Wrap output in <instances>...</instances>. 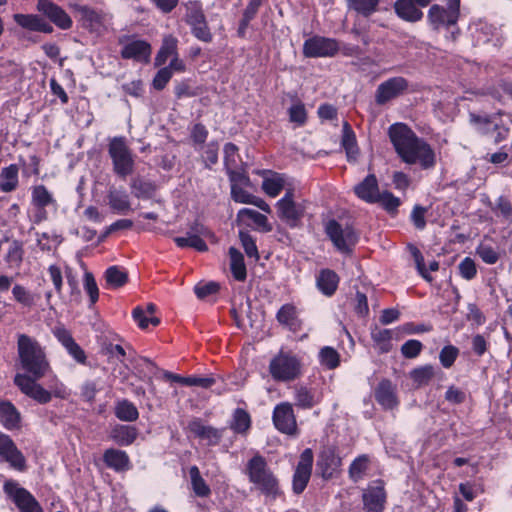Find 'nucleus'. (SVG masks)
I'll return each mask as SVG.
<instances>
[{
    "mask_svg": "<svg viewBox=\"0 0 512 512\" xmlns=\"http://www.w3.org/2000/svg\"><path fill=\"white\" fill-rule=\"evenodd\" d=\"M312 464L313 452L310 448H307L301 453L293 475L292 488L294 493L300 494L306 488L311 477Z\"/></svg>",
    "mask_w": 512,
    "mask_h": 512,
    "instance_id": "2eb2a0df",
    "label": "nucleus"
},
{
    "mask_svg": "<svg viewBox=\"0 0 512 512\" xmlns=\"http://www.w3.org/2000/svg\"><path fill=\"white\" fill-rule=\"evenodd\" d=\"M325 231L334 246L341 252L347 253L358 241V234L351 226H342L335 220L326 223Z\"/></svg>",
    "mask_w": 512,
    "mask_h": 512,
    "instance_id": "0eeeda50",
    "label": "nucleus"
},
{
    "mask_svg": "<svg viewBox=\"0 0 512 512\" xmlns=\"http://www.w3.org/2000/svg\"><path fill=\"white\" fill-rule=\"evenodd\" d=\"M294 399L295 404L303 409H310L320 401L319 396L305 386H296L294 388Z\"/></svg>",
    "mask_w": 512,
    "mask_h": 512,
    "instance_id": "2f4dec72",
    "label": "nucleus"
},
{
    "mask_svg": "<svg viewBox=\"0 0 512 512\" xmlns=\"http://www.w3.org/2000/svg\"><path fill=\"white\" fill-rule=\"evenodd\" d=\"M246 473L249 481L267 498L274 500L281 495L279 481L263 456L252 457L246 465Z\"/></svg>",
    "mask_w": 512,
    "mask_h": 512,
    "instance_id": "7ed1b4c3",
    "label": "nucleus"
},
{
    "mask_svg": "<svg viewBox=\"0 0 512 512\" xmlns=\"http://www.w3.org/2000/svg\"><path fill=\"white\" fill-rule=\"evenodd\" d=\"M172 72H170V68H161L157 74L155 75L154 79H153V82H152V85L153 87L160 91L162 89L165 88V86L167 85V83L170 81V79L172 78Z\"/></svg>",
    "mask_w": 512,
    "mask_h": 512,
    "instance_id": "774afa93",
    "label": "nucleus"
},
{
    "mask_svg": "<svg viewBox=\"0 0 512 512\" xmlns=\"http://www.w3.org/2000/svg\"><path fill=\"white\" fill-rule=\"evenodd\" d=\"M192 34L200 41L209 43L212 41V34L206 22V19L198 24L191 26Z\"/></svg>",
    "mask_w": 512,
    "mask_h": 512,
    "instance_id": "bf43d9fd",
    "label": "nucleus"
},
{
    "mask_svg": "<svg viewBox=\"0 0 512 512\" xmlns=\"http://www.w3.org/2000/svg\"><path fill=\"white\" fill-rule=\"evenodd\" d=\"M469 30L477 44L492 43L493 46L500 48L506 40L501 26L496 27L483 20L471 23Z\"/></svg>",
    "mask_w": 512,
    "mask_h": 512,
    "instance_id": "6e6552de",
    "label": "nucleus"
},
{
    "mask_svg": "<svg viewBox=\"0 0 512 512\" xmlns=\"http://www.w3.org/2000/svg\"><path fill=\"white\" fill-rule=\"evenodd\" d=\"M115 415L121 421L132 422L138 419L139 412L132 402L122 400L115 406Z\"/></svg>",
    "mask_w": 512,
    "mask_h": 512,
    "instance_id": "a19ab883",
    "label": "nucleus"
},
{
    "mask_svg": "<svg viewBox=\"0 0 512 512\" xmlns=\"http://www.w3.org/2000/svg\"><path fill=\"white\" fill-rule=\"evenodd\" d=\"M341 144L346 151L348 160H356L358 155V147L356 143L355 133L348 122L343 123V135Z\"/></svg>",
    "mask_w": 512,
    "mask_h": 512,
    "instance_id": "c9c22d12",
    "label": "nucleus"
},
{
    "mask_svg": "<svg viewBox=\"0 0 512 512\" xmlns=\"http://www.w3.org/2000/svg\"><path fill=\"white\" fill-rule=\"evenodd\" d=\"M151 55V46L143 40H134L125 44L121 50L124 59H134L148 62Z\"/></svg>",
    "mask_w": 512,
    "mask_h": 512,
    "instance_id": "5701e85b",
    "label": "nucleus"
},
{
    "mask_svg": "<svg viewBox=\"0 0 512 512\" xmlns=\"http://www.w3.org/2000/svg\"><path fill=\"white\" fill-rule=\"evenodd\" d=\"M191 484L194 493L199 497H207L210 495L211 490L206 484L205 480L200 475V471L197 466H192L189 470Z\"/></svg>",
    "mask_w": 512,
    "mask_h": 512,
    "instance_id": "c03bdc74",
    "label": "nucleus"
},
{
    "mask_svg": "<svg viewBox=\"0 0 512 512\" xmlns=\"http://www.w3.org/2000/svg\"><path fill=\"white\" fill-rule=\"evenodd\" d=\"M459 350L453 345H447L442 348L439 354L440 363L444 368H450L457 359Z\"/></svg>",
    "mask_w": 512,
    "mask_h": 512,
    "instance_id": "13d9d810",
    "label": "nucleus"
},
{
    "mask_svg": "<svg viewBox=\"0 0 512 512\" xmlns=\"http://www.w3.org/2000/svg\"><path fill=\"white\" fill-rule=\"evenodd\" d=\"M4 491L13 499L21 512H43L35 497L28 490L20 487L17 482L6 481Z\"/></svg>",
    "mask_w": 512,
    "mask_h": 512,
    "instance_id": "9b49d317",
    "label": "nucleus"
},
{
    "mask_svg": "<svg viewBox=\"0 0 512 512\" xmlns=\"http://www.w3.org/2000/svg\"><path fill=\"white\" fill-rule=\"evenodd\" d=\"M434 368L432 365H425L414 369L411 372V379L418 385H427L434 377Z\"/></svg>",
    "mask_w": 512,
    "mask_h": 512,
    "instance_id": "3c124183",
    "label": "nucleus"
},
{
    "mask_svg": "<svg viewBox=\"0 0 512 512\" xmlns=\"http://www.w3.org/2000/svg\"><path fill=\"white\" fill-rule=\"evenodd\" d=\"M388 135L395 151L407 164H419L422 169H431L436 164V155L432 147L403 123L392 124Z\"/></svg>",
    "mask_w": 512,
    "mask_h": 512,
    "instance_id": "f03ea898",
    "label": "nucleus"
},
{
    "mask_svg": "<svg viewBox=\"0 0 512 512\" xmlns=\"http://www.w3.org/2000/svg\"><path fill=\"white\" fill-rule=\"evenodd\" d=\"M13 19L19 26L30 31L43 32L46 34L53 32L52 25L36 14L17 13L13 15Z\"/></svg>",
    "mask_w": 512,
    "mask_h": 512,
    "instance_id": "4be33fe9",
    "label": "nucleus"
},
{
    "mask_svg": "<svg viewBox=\"0 0 512 512\" xmlns=\"http://www.w3.org/2000/svg\"><path fill=\"white\" fill-rule=\"evenodd\" d=\"M349 11L369 17L377 11L380 0H346Z\"/></svg>",
    "mask_w": 512,
    "mask_h": 512,
    "instance_id": "4c0bfd02",
    "label": "nucleus"
},
{
    "mask_svg": "<svg viewBox=\"0 0 512 512\" xmlns=\"http://www.w3.org/2000/svg\"><path fill=\"white\" fill-rule=\"evenodd\" d=\"M249 427H250V417H249L248 413L242 409H237L234 413L231 428L238 433H242V432L247 431Z\"/></svg>",
    "mask_w": 512,
    "mask_h": 512,
    "instance_id": "6e6d98bb",
    "label": "nucleus"
},
{
    "mask_svg": "<svg viewBox=\"0 0 512 512\" xmlns=\"http://www.w3.org/2000/svg\"><path fill=\"white\" fill-rule=\"evenodd\" d=\"M355 194L362 200L368 203H375L379 198L378 183L375 175L370 174L355 186Z\"/></svg>",
    "mask_w": 512,
    "mask_h": 512,
    "instance_id": "cd10ccee",
    "label": "nucleus"
},
{
    "mask_svg": "<svg viewBox=\"0 0 512 512\" xmlns=\"http://www.w3.org/2000/svg\"><path fill=\"white\" fill-rule=\"evenodd\" d=\"M18 173L19 169L17 165L11 164L8 167H4L0 173V189L5 193L14 191L18 187Z\"/></svg>",
    "mask_w": 512,
    "mask_h": 512,
    "instance_id": "473e14b6",
    "label": "nucleus"
},
{
    "mask_svg": "<svg viewBox=\"0 0 512 512\" xmlns=\"http://www.w3.org/2000/svg\"><path fill=\"white\" fill-rule=\"evenodd\" d=\"M461 0H447L446 5L433 4L427 13V22L433 30L456 27L460 17Z\"/></svg>",
    "mask_w": 512,
    "mask_h": 512,
    "instance_id": "20e7f679",
    "label": "nucleus"
},
{
    "mask_svg": "<svg viewBox=\"0 0 512 512\" xmlns=\"http://www.w3.org/2000/svg\"><path fill=\"white\" fill-rule=\"evenodd\" d=\"M31 203L36 208L33 222L39 224L48 218L47 208L57 209V201L44 185H36L31 189Z\"/></svg>",
    "mask_w": 512,
    "mask_h": 512,
    "instance_id": "f8f14e48",
    "label": "nucleus"
},
{
    "mask_svg": "<svg viewBox=\"0 0 512 512\" xmlns=\"http://www.w3.org/2000/svg\"><path fill=\"white\" fill-rule=\"evenodd\" d=\"M422 348H423V345L420 341L411 339V340L406 341L402 345L401 352H402L403 356L406 358H415L416 356L419 355Z\"/></svg>",
    "mask_w": 512,
    "mask_h": 512,
    "instance_id": "69168bd1",
    "label": "nucleus"
},
{
    "mask_svg": "<svg viewBox=\"0 0 512 512\" xmlns=\"http://www.w3.org/2000/svg\"><path fill=\"white\" fill-rule=\"evenodd\" d=\"M417 6L414 0H396L394 10L400 19L415 23L423 18V12Z\"/></svg>",
    "mask_w": 512,
    "mask_h": 512,
    "instance_id": "a878e982",
    "label": "nucleus"
},
{
    "mask_svg": "<svg viewBox=\"0 0 512 512\" xmlns=\"http://www.w3.org/2000/svg\"><path fill=\"white\" fill-rule=\"evenodd\" d=\"M375 399L384 409H394L398 405L395 387L390 380L380 381L375 389Z\"/></svg>",
    "mask_w": 512,
    "mask_h": 512,
    "instance_id": "b1692460",
    "label": "nucleus"
},
{
    "mask_svg": "<svg viewBox=\"0 0 512 512\" xmlns=\"http://www.w3.org/2000/svg\"><path fill=\"white\" fill-rule=\"evenodd\" d=\"M273 422L275 427L287 435H297L296 418L290 403L284 402L277 405L273 412Z\"/></svg>",
    "mask_w": 512,
    "mask_h": 512,
    "instance_id": "dca6fc26",
    "label": "nucleus"
},
{
    "mask_svg": "<svg viewBox=\"0 0 512 512\" xmlns=\"http://www.w3.org/2000/svg\"><path fill=\"white\" fill-rule=\"evenodd\" d=\"M495 118V115L469 114L470 123L482 135H488L492 131Z\"/></svg>",
    "mask_w": 512,
    "mask_h": 512,
    "instance_id": "79ce46f5",
    "label": "nucleus"
},
{
    "mask_svg": "<svg viewBox=\"0 0 512 512\" xmlns=\"http://www.w3.org/2000/svg\"><path fill=\"white\" fill-rule=\"evenodd\" d=\"M130 188L136 198H150L155 191V186L151 182L140 178L132 179Z\"/></svg>",
    "mask_w": 512,
    "mask_h": 512,
    "instance_id": "a18cd8bd",
    "label": "nucleus"
},
{
    "mask_svg": "<svg viewBox=\"0 0 512 512\" xmlns=\"http://www.w3.org/2000/svg\"><path fill=\"white\" fill-rule=\"evenodd\" d=\"M445 400L451 404H462L466 400V393L462 389L451 385L445 392Z\"/></svg>",
    "mask_w": 512,
    "mask_h": 512,
    "instance_id": "0e129e2a",
    "label": "nucleus"
},
{
    "mask_svg": "<svg viewBox=\"0 0 512 512\" xmlns=\"http://www.w3.org/2000/svg\"><path fill=\"white\" fill-rule=\"evenodd\" d=\"M237 217L240 220H244L246 217L251 219L256 227L263 232H270L272 230V226L269 224L267 217L256 210L243 208L239 210Z\"/></svg>",
    "mask_w": 512,
    "mask_h": 512,
    "instance_id": "ea45409f",
    "label": "nucleus"
},
{
    "mask_svg": "<svg viewBox=\"0 0 512 512\" xmlns=\"http://www.w3.org/2000/svg\"><path fill=\"white\" fill-rule=\"evenodd\" d=\"M492 210L499 213L506 220H510L512 217V204L507 198L503 196H500L496 200L495 206L492 207Z\"/></svg>",
    "mask_w": 512,
    "mask_h": 512,
    "instance_id": "338daca9",
    "label": "nucleus"
},
{
    "mask_svg": "<svg viewBox=\"0 0 512 512\" xmlns=\"http://www.w3.org/2000/svg\"><path fill=\"white\" fill-rule=\"evenodd\" d=\"M283 187L284 180L278 174L266 177L262 183V189L270 197H276L282 191Z\"/></svg>",
    "mask_w": 512,
    "mask_h": 512,
    "instance_id": "8fccbe9b",
    "label": "nucleus"
},
{
    "mask_svg": "<svg viewBox=\"0 0 512 512\" xmlns=\"http://www.w3.org/2000/svg\"><path fill=\"white\" fill-rule=\"evenodd\" d=\"M178 39L173 35H166L162 40L161 48L155 57V66H161L166 63L169 57H174L177 52Z\"/></svg>",
    "mask_w": 512,
    "mask_h": 512,
    "instance_id": "7c9ffc66",
    "label": "nucleus"
},
{
    "mask_svg": "<svg viewBox=\"0 0 512 512\" xmlns=\"http://www.w3.org/2000/svg\"><path fill=\"white\" fill-rule=\"evenodd\" d=\"M338 51L339 45L335 39L317 35L307 39L303 45V54L310 58L333 57Z\"/></svg>",
    "mask_w": 512,
    "mask_h": 512,
    "instance_id": "ddd939ff",
    "label": "nucleus"
},
{
    "mask_svg": "<svg viewBox=\"0 0 512 512\" xmlns=\"http://www.w3.org/2000/svg\"><path fill=\"white\" fill-rule=\"evenodd\" d=\"M23 244L18 240L11 241L7 253L5 255V260L11 266H19L23 259Z\"/></svg>",
    "mask_w": 512,
    "mask_h": 512,
    "instance_id": "09e8293b",
    "label": "nucleus"
},
{
    "mask_svg": "<svg viewBox=\"0 0 512 512\" xmlns=\"http://www.w3.org/2000/svg\"><path fill=\"white\" fill-rule=\"evenodd\" d=\"M277 320L284 325L293 327L296 324V309L292 305H284L277 313Z\"/></svg>",
    "mask_w": 512,
    "mask_h": 512,
    "instance_id": "4d7b16f0",
    "label": "nucleus"
},
{
    "mask_svg": "<svg viewBox=\"0 0 512 512\" xmlns=\"http://www.w3.org/2000/svg\"><path fill=\"white\" fill-rule=\"evenodd\" d=\"M0 457L2 461L17 471L26 469V459L23 453L17 448L11 437L0 432Z\"/></svg>",
    "mask_w": 512,
    "mask_h": 512,
    "instance_id": "4468645a",
    "label": "nucleus"
},
{
    "mask_svg": "<svg viewBox=\"0 0 512 512\" xmlns=\"http://www.w3.org/2000/svg\"><path fill=\"white\" fill-rule=\"evenodd\" d=\"M84 288L87 294L89 295L91 304H95L99 297V290L94 279V276L90 272H85Z\"/></svg>",
    "mask_w": 512,
    "mask_h": 512,
    "instance_id": "052dcab7",
    "label": "nucleus"
},
{
    "mask_svg": "<svg viewBox=\"0 0 512 512\" xmlns=\"http://www.w3.org/2000/svg\"><path fill=\"white\" fill-rule=\"evenodd\" d=\"M342 465V459L337 453L335 447H325L317 461V466L321 471V475L324 479H330L333 475L338 472Z\"/></svg>",
    "mask_w": 512,
    "mask_h": 512,
    "instance_id": "aec40b11",
    "label": "nucleus"
},
{
    "mask_svg": "<svg viewBox=\"0 0 512 512\" xmlns=\"http://www.w3.org/2000/svg\"><path fill=\"white\" fill-rule=\"evenodd\" d=\"M14 299L24 307L35 305V296L21 285H15L12 289Z\"/></svg>",
    "mask_w": 512,
    "mask_h": 512,
    "instance_id": "864d4df0",
    "label": "nucleus"
},
{
    "mask_svg": "<svg viewBox=\"0 0 512 512\" xmlns=\"http://www.w3.org/2000/svg\"><path fill=\"white\" fill-rule=\"evenodd\" d=\"M185 19L188 25L198 24L205 20V14L199 1H189L186 4Z\"/></svg>",
    "mask_w": 512,
    "mask_h": 512,
    "instance_id": "49530a36",
    "label": "nucleus"
},
{
    "mask_svg": "<svg viewBox=\"0 0 512 512\" xmlns=\"http://www.w3.org/2000/svg\"><path fill=\"white\" fill-rule=\"evenodd\" d=\"M289 120L291 123H294L296 126L301 127L305 125L307 121V111L305 105L296 100L288 109Z\"/></svg>",
    "mask_w": 512,
    "mask_h": 512,
    "instance_id": "de8ad7c7",
    "label": "nucleus"
},
{
    "mask_svg": "<svg viewBox=\"0 0 512 512\" xmlns=\"http://www.w3.org/2000/svg\"><path fill=\"white\" fill-rule=\"evenodd\" d=\"M71 7L79 14V21L85 29L98 34L107 29L110 20L107 14L86 5L72 4Z\"/></svg>",
    "mask_w": 512,
    "mask_h": 512,
    "instance_id": "1a4fd4ad",
    "label": "nucleus"
},
{
    "mask_svg": "<svg viewBox=\"0 0 512 512\" xmlns=\"http://www.w3.org/2000/svg\"><path fill=\"white\" fill-rule=\"evenodd\" d=\"M0 422L10 430L19 426L20 413L9 401H0Z\"/></svg>",
    "mask_w": 512,
    "mask_h": 512,
    "instance_id": "c756f323",
    "label": "nucleus"
},
{
    "mask_svg": "<svg viewBox=\"0 0 512 512\" xmlns=\"http://www.w3.org/2000/svg\"><path fill=\"white\" fill-rule=\"evenodd\" d=\"M369 457L367 455L358 456L349 467V477L353 482L361 480L369 467Z\"/></svg>",
    "mask_w": 512,
    "mask_h": 512,
    "instance_id": "37998d69",
    "label": "nucleus"
},
{
    "mask_svg": "<svg viewBox=\"0 0 512 512\" xmlns=\"http://www.w3.org/2000/svg\"><path fill=\"white\" fill-rule=\"evenodd\" d=\"M365 512H383L386 503V492L382 482L376 481L369 485L362 495Z\"/></svg>",
    "mask_w": 512,
    "mask_h": 512,
    "instance_id": "6ab92c4d",
    "label": "nucleus"
},
{
    "mask_svg": "<svg viewBox=\"0 0 512 512\" xmlns=\"http://www.w3.org/2000/svg\"><path fill=\"white\" fill-rule=\"evenodd\" d=\"M269 372L276 381H293L301 375V363L294 354L280 351L270 361Z\"/></svg>",
    "mask_w": 512,
    "mask_h": 512,
    "instance_id": "39448f33",
    "label": "nucleus"
},
{
    "mask_svg": "<svg viewBox=\"0 0 512 512\" xmlns=\"http://www.w3.org/2000/svg\"><path fill=\"white\" fill-rule=\"evenodd\" d=\"M408 88V81L404 77H393L382 82L375 94V101L384 105L390 100L402 95Z\"/></svg>",
    "mask_w": 512,
    "mask_h": 512,
    "instance_id": "f3484780",
    "label": "nucleus"
},
{
    "mask_svg": "<svg viewBox=\"0 0 512 512\" xmlns=\"http://www.w3.org/2000/svg\"><path fill=\"white\" fill-rule=\"evenodd\" d=\"M476 253L484 263L489 265L495 264L500 257L498 251L494 247L484 243H481L477 247Z\"/></svg>",
    "mask_w": 512,
    "mask_h": 512,
    "instance_id": "5fc2aeb1",
    "label": "nucleus"
},
{
    "mask_svg": "<svg viewBox=\"0 0 512 512\" xmlns=\"http://www.w3.org/2000/svg\"><path fill=\"white\" fill-rule=\"evenodd\" d=\"M106 284L109 288L116 289L125 285L128 281V275L124 269L118 266L109 267L104 274Z\"/></svg>",
    "mask_w": 512,
    "mask_h": 512,
    "instance_id": "58836bf2",
    "label": "nucleus"
},
{
    "mask_svg": "<svg viewBox=\"0 0 512 512\" xmlns=\"http://www.w3.org/2000/svg\"><path fill=\"white\" fill-rule=\"evenodd\" d=\"M192 230L194 233H188L187 237H175L176 245L180 248L191 247L200 252L207 251V244L199 236V234L206 235L207 230L200 224H196Z\"/></svg>",
    "mask_w": 512,
    "mask_h": 512,
    "instance_id": "393cba45",
    "label": "nucleus"
},
{
    "mask_svg": "<svg viewBox=\"0 0 512 512\" xmlns=\"http://www.w3.org/2000/svg\"><path fill=\"white\" fill-rule=\"evenodd\" d=\"M17 352L18 366L21 371L15 374L14 384L23 394L38 403L50 402V391L38 383V380L45 377L51 370L44 347L35 338L19 334Z\"/></svg>",
    "mask_w": 512,
    "mask_h": 512,
    "instance_id": "f257e3e1",
    "label": "nucleus"
},
{
    "mask_svg": "<svg viewBox=\"0 0 512 512\" xmlns=\"http://www.w3.org/2000/svg\"><path fill=\"white\" fill-rule=\"evenodd\" d=\"M338 283V275L330 269L322 270L317 277L318 288L327 296H331L335 293Z\"/></svg>",
    "mask_w": 512,
    "mask_h": 512,
    "instance_id": "72a5a7b5",
    "label": "nucleus"
},
{
    "mask_svg": "<svg viewBox=\"0 0 512 512\" xmlns=\"http://www.w3.org/2000/svg\"><path fill=\"white\" fill-rule=\"evenodd\" d=\"M239 237L247 256L257 260L259 258V255L254 239L248 233L245 232H240Z\"/></svg>",
    "mask_w": 512,
    "mask_h": 512,
    "instance_id": "680f3d73",
    "label": "nucleus"
},
{
    "mask_svg": "<svg viewBox=\"0 0 512 512\" xmlns=\"http://www.w3.org/2000/svg\"><path fill=\"white\" fill-rule=\"evenodd\" d=\"M320 362L328 369H335L340 362L339 353L332 347L326 346L319 353Z\"/></svg>",
    "mask_w": 512,
    "mask_h": 512,
    "instance_id": "603ef678",
    "label": "nucleus"
},
{
    "mask_svg": "<svg viewBox=\"0 0 512 512\" xmlns=\"http://www.w3.org/2000/svg\"><path fill=\"white\" fill-rule=\"evenodd\" d=\"M230 268L234 278L238 281L246 279V266L242 253L234 247L229 249Z\"/></svg>",
    "mask_w": 512,
    "mask_h": 512,
    "instance_id": "e433bc0d",
    "label": "nucleus"
},
{
    "mask_svg": "<svg viewBox=\"0 0 512 512\" xmlns=\"http://www.w3.org/2000/svg\"><path fill=\"white\" fill-rule=\"evenodd\" d=\"M110 438L120 446H128L137 438V430L132 426L118 425L110 433Z\"/></svg>",
    "mask_w": 512,
    "mask_h": 512,
    "instance_id": "f704fd0d",
    "label": "nucleus"
},
{
    "mask_svg": "<svg viewBox=\"0 0 512 512\" xmlns=\"http://www.w3.org/2000/svg\"><path fill=\"white\" fill-rule=\"evenodd\" d=\"M458 269L460 275L466 280L473 279L477 274L475 262L469 257L464 258L460 262Z\"/></svg>",
    "mask_w": 512,
    "mask_h": 512,
    "instance_id": "e2e57ef3",
    "label": "nucleus"
},
{
    "mask_svg": "<svg viewBox=\"0 0 512 512\" xmlns=\"http://www.w3.org/2000/svg\"><path fill=\"white\" fill-rule=\"evenodd\" d=\"M108 154L112 160L113 171L126 178L134 170V159L131 150L123 137L113 138L108 145Z\"/></svg>",
    "mask_w": 512,
    "mask_h": 512,
    "instance_id": "423d86ee",
    "label": "nucleus"
},
{
    "mask_svg": "<svg viewBox=\"0 0 512 512\" xmlns=\"http://www.w3.org/2000/svg\"><path fill=\"white\" fill-rule=\"evenodd\" d=\"M37 10L62 30H68L72 27L71 17L64 9L50 0H38Z\"/></svg>",
    "mask_w": 512,
    "mask_h": 512,
    "instance_id": "a211bd4d",
    "label": "nucleus"
},
{
    "mask_svg": "<svg viewBox=\"0 0 512 512\" xmlns=\"http://www.w3.org/2000/svg\"><path fill=\"white\" fill-rule=\"evenodd\" d=\"M188 430L196 437L205 440L208 445H217L222 436L223 430L205 425L200 418L191 420L188 424Z\"/></svg>",
    "mask_w": 512,
    "mask_h": 512,
    "instance_id": "412c9836",
    "label": "nucleus"
},
{
    "mask_svg": "<svg viewBox=\"0 0 512 512\" xmlns=\"http://www.w3.org/2000/svg\"><path fill=\"white\" fill-rule=\"evenodd\" d=\"M110 208L119 213L126 214L131 210L129 195L123 188L110 187L107 194Z\"/></svg>",
    "mask_w": 512,
    "mask_h": 512,
    "instance_id": "c85d7f7f",
    "label": "nucleus"
},
{
    "mask_svg": "<svg viewBox=\"0 0 512 512\" xmlns=\"http://www.w3.org/2000/svg\"><path fill=\"white\" fill-rule=\"evenodd\" d=\"M103 461L116 472H125L131 469L129 456L122 450L107 449L103 454Z\"/></svg>",
    "mask_w": 512,
    "mask_h": 512,
    "instance_id": "bb28decb",
    "label": "nucleus"
},
{
    "mask_svg": "<svg viewBox=\"0 0 512 512\" xmlns=\"http://www.w3.org/2000/svg\"><path fill=\"white\" fill-rule=\"evenodd\" d=\"M276 207L278 216L290 227L298 226L305 213L304 203L295 201L290 190L277 202Z\"/></svg>",
    "mask_w": 512,
    "mask_h": 512,
    "instance_id": "9d476101",
    "label": "nucleus"
}]
</instances>
